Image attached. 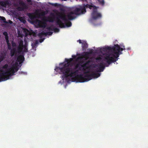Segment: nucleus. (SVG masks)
Returning <instances> with one entry per match:
<instances>
[{"label": "nucleus", "instance_id": "obj_1", "mask_svg": "<svg viewBox=\"0 0 148 148\" xmlns=\"http://www.w3.org/2000/svg\"><path fill=\"white\" fill-rule=\"evenodd\" d=\"M93 6L90 5L84 4L83 6L75 8L73 11L68 13L66 15L64 13L59 12L56 14V23L61 28H64L65 25L68 27H70L72 25L71 22L69 20H72L75 19V16L84 13L86 12L85 8H89L91 9Z\"/></svg>", "mask_w": 148, "mask_h": 148}, {"label": "nucleus", "instance_id": "obj_2", "mask_svg": "<svg viewBox=\"0 0 148 148\" xmlns=\"http://www.w3.org/2000/svg\"><path fill=\"white\" fill-rule=\"evenodd\" d=\"M78 69L74 70L73 68H68L66 69V71L68 72L67 74H65L63 75L62 76V78L64 79V78L67 79L69 77L71 78H76L78 82H83L88 81L92 78H97L99 77L100 75V73H95L92 72L90 74H87L89 73V71H87L84 72L85 75L83 76L82 74L78 75L79 71H81L82 67H79Z\"/></svg>", "mask_w": 148, "mask_h": 148}, {"label": "nucleus", "instance_id": "obj_3", "mask_svg": "<svg viewBox=\"0 0 148 148\" xmlns=\"http://www.w3.org/2000/svg\"><path fill=\"white\" fill-rule=\"evenodd\" d=\"M125 49L120 47L117 44L114 45V46L105 47L103 48V50L107 52L104 54L103 60L106 62L108 65L112 62H116L119 57V55L122 54L121 51Z\"/></svg>", "mask_w": 148, "mask_h": 148}, {"label": "nucleus", "instance_id": "obj_4", "mask_svg": "<svg viewBox=\"0 0 148 148\" xmlns=\"http://www.w3.org/2000/svg\"><path fill=\"white\" fill-rule=\"evenodd\" d=\"M18 69L16 67L13 66L8 68L7 70L4 71L2 68H0V82L5 81L9 79V76L14 75L16 71H17Z\"/></svg>", "mask_w": 148, "mask_h": 148}, {"label": "nucleus", "instance_id": "obj_5", "mask_svg": "<svg viewBox=\"0 0 148 148\" xmlns=\"http://www.w3.org/2000/svg\"><path fill=\"white\" fill-rule=\"evenodd\" d=\"M72 58L67 59L65 58V61L63 63L60 64V66L57 67L55 69V70L57 72L59 71L61 73L64 75L65 74H67L69 72L66 71V69L68 68H72L69 66L73 61Z\"/></svg>", "mask_w": 148, "mask_h": 148}, {"label": "nucleus", "instance_id": "obj_6", "mask_svg": "<svg viewBox=\"0 0 148 148\" xmlns=\"http://www.w3.org/2000/svg\"><path fill=\"white\" fill-rule=\"evenodd\" d=\"M50 16L47 18L46 17H44L42 20L43 22L42 21L39 20H38V25L40 27L45 28L46 27V22H53L56 19V15L53 13H51Z\"/></svg>", "mask_w": 148, "mask_h": 148}, {"label": "nucleus", "instance_id": "obj_7", "mask_svg": "<svg viewBox=\"0 0 148 148\" xmlns=\"http://www.w3.org/2000/svg\"><path fill=\"white\" fill-rule=\"evenodd\" d=\"M91 15L92 19L94 20L99 19L101 17V14L97 12V9L95 7L94 8Z\"/></svg>", "mask_w": 148, "mask_h": 148}, {"label": "nucleus", "instance_id": "obj_8", "mask_svg": "<svg viewBox=\"0 0 148 148\" xmlns=\"http://www.w3.org/2000/svg\"><path fill=\"white\" fill-rule=\"evenodd\" d=\"M19 4L21 7H18L17 8V9L19 11H23L24 10L27 9L28 8V5L27 4L23 1H20Z\"/></svg>", "mask_w": 148, "mask_h": 148}, {"label": "nucleus", "instance_id": "obj_9", "mask_svg": "<svg viewBox=\"0 0 148 148\" xmlns=\"http://www.w3.org/2000/svg\"><path fill=\"white\" fill-rule=\"evenodd\" d=\"M104 64L103 62L100 63L99 65H95L96 66L98 67V68L97 69V70L96 71V72H103L105 66H104Z\"/></svg>", "mask_w": 148, "mask_h": 148}, {"label": "nucleus", "instance_id": "obj_10", "mask_svg": "<svg viewBox=\"0 0 148 148\" xmlns=\"http://www.w3.org/2000/svg\"><path fill=\"white\" fill-rule=\"evenodd\" d=\"M90 62L91 61L90 60H88L81 65L82 67L83 68V70L85 71L86 69H89L90 66H89L88 65H89Z\"/></svg>", "mask_w": 148, "mask_h": 148}, {"label": "nucleus", "instance_id": "obj_11", "mask_svg": "<svg viewBox=\"0 0 148 148\" xmlns=\"http://www.w3.org/2000/svg\"><path fill=\"white\" fill-rule=\"evenodd\" d=\"M53 33V32H50V31L47 32H45L44 31H42L41 33L38 34V36L39 38H41L42 36H43L45 35L47 36V35L50 36Z\"/></svg>", "mask_w": 148, "mask_h": 148}, {"label": "nucleus", "instance_id": "obj_12", "mask_svg": "<svg viewBox=\"0 0 148 148\" xmlns=\"http://www.w3.org/2000/svg\"><path fill=\"white\" fill-rule=\"evenodd\" d=\"M28 16L29 19L31 20L36 19L37 17L36 14L34 13H29L28 14Z\"/></svg>", "mask_w": 148, "mask_h": 148}, {"label": "nucleus", "instance_id": "obj_13", "mask_svg": "<svg viewBox=\"0 0 148 148\" xmlns=\"http://www.w3.org/2000/svg\"><path fill=\"white\" fill-rule=\"evenodd\" d=\"M24 59V56L22 55H20L17 57L16 61L19 63L20 64H21L23 63Z\"/></svg>", "mask_w": 148, "mask_h": 148}, {"label": "nucleus", "instance_id": "obj_14", "mask_svg": "<svg viewBox=\"0 0 148 148\" xmlns=\"http://www.w3.org/2000/svg\"><path fill=\"white\" fill-rule=\"evenodd\" d=\"M16 52V50L15 48H13L10 49V56L11 57H13L14 54Z\"/></svg>", "mask_w": 148, "mask_h": 148}, {"label": "nucleus", "instance_id": "obj_15", "mask_svg": "<svg viewBox=\"0 0 148 148\" xmlns=\"http://www.w3.org/2000/svg\"><path fill=\"white\" fill-rule=\"evenodd\" d=\"M87 47L88 45L86 42H84L82 43V48L83 50H85Z\"/></svg>", "mask_w": 148, "mask_h": 148}, {"label": "nucleus", "instance_id": "obj_16", "mask_svg": "<svg viewBox=\"0 0 148 148\" xmlns=\"http://www.w3.org/2000/svg\"><path fill=\"white\" fill-rule=\"evenodd\" d=\"M54 27V25H51L50 26L47 27L46 29L49 31H53Z\"/></svg>", "mask_w": 148, "mask_h": 148}, {"label": "nucleus", "instance_id": "obj_17", "mask_svg": "<svg viewBox=\"0 0 148 148\" xmlns=\"http://www.w3.org/2000/svg\"><path fill=\"white\" fill-rule=\"evenodd\" d=\"M92 53V51H90V52H86L84 54L82 55L81 58H84L88 57L89 56V54Z\"/></svg>", "mask_w": 148, "mask_h": 148}, {"label": "nucleus", "instance_id": "obj_18", "mask_svg": "<svg viewBox=\"0 0 148 148\" xmlns=\"http://www.w3.org/2000/svg\"><path fill=\"white\" fill-rule=\"evenodd\" d=\"M0 21H2L3 23H8V22L6 21V19L4 17L0 16Z\"/></svg>", "mask_w": 148, "mask_h": 148}, {"label": "nucleus", "instance_id": "obj_19", "mask_svg": "<svg viewBox=\"0 0 148 148\" xmlns=\"http://www.w3.org/2000/svg\"><path fill=\"white\" fill-rule=\"evenodd\" d=\"M19 45V46L23 47V41L22 40H20L18 42Z\"/></svg>", "mask_w": 148, "mask_h": 148}, {"label": "nucleus", "instance_id": "obj_20", "mask_svg": "<svg viewBox=\"0 0 148 148\" xmlns=\"http://www.w3.org/2000/svg\"><path fill=\"white\" fill-rule=\"evenodd\" d=\"M8 64H6L4 66H3L1 68L3 69H6V71H7V69L8 68Z\"/></svg>", "mask_w": 148, "mask_h": 148}, {"label": "nucleus", "instance_id": "obj_21", "mask_svg": "<svg viewBox=\"0 0 148 148\" xmlns=\"http://www.w3.org/2000/svg\"><path fill=\"white\" fill-rule=\"evenodd\" d=\"M23 47L19 46H18V49H17V50H18V52H21L22 51L23 49Z\"/></svg>", "mask_w": 148, "mask_h": 148}, {"label": "nucleus", "instance_id": "obj_22", "mask_svg": "<svg viewBox=\"0 0 148 148\" xmlns=\"http://www.w3.org/2000/svg\"><path fill=\"white\" fill-rule=\"evenodd\" d=\"M79 64L78 63L76 64L75 67L73 68V69H74V70H75L79 67Z\"/></svg>", "mask_w": 148, "mask_h": 148}, {"label": "nucleus", "instance_id": "obj_23", "mask_svg": "<svg viewBox=\"0 0 148 148\" xmlns=\"http://www.w3.org/2000/svg\"><path fill=\"white\" fill-rule=\"evenodd\" d=\"M7 43L8 49L11 50V44L9 43V42H7Z\"/></svg>", "mask_w": 148, "mask_h": 148}, {"label": "nucleus", "instance_id": "obj_24", "mask_svg": "<svg viewBox=\"0 0 148 148\" xmlns=\"http://www.w3.org/2000/svg\"><path fill=\"white\" fill-rule=\"evenodd\" d=\"M19 19L21 22H22L24 23H25L26 22V20L24 19V18L22 17L20 18Z\"/></svg>", "mask_w": 148, "mask_h": 148}, {"label": "nucleus", "instance_id": "obj_25", "mask_svg": "<svg viewBox=\"0 0 148 148\" xmlns=\"http://www.w3.org/2000/svg\"><path fill=\"white\" fill-rule=\"evenodd\" d=\"M53 31H54L55 32H58L59 31V29L57 28H55L54 27Z\"/></svg>", "mask_w": 148, "mask_h": 148}, {"label": "nucleus", "instance_id": "obj_26", "mask_svg": "<svg viewBox=\"0 0 148 148\" xmlns=\"http://www.w3.org/2000/svg\"><path fill=\"white\" fill-rule=\"evenodd\" d=\"M102 59V58L100 56L97 57L96 58V60L99 62H100Z\"/></svg>", "mask_w": 148, "mask_h": 148}, {"label": "nucleus", "instance_id": "obj_27", "mask_svg": "<svg viewBox=\"0 0 148 148\" xmlns=\"http://www.w3.org/2000/svg\"><path fill=\"white\" fill-rule=\"evenodd\" d=\"M5 59V57L4 56H1L0 57V62L3 61Z\"/></svg>", "mask_w": 148, "mask_h": 148}, {"label": "nucleus", "instance_id": "obj_28", "mask_svg": "<svg viewBox=\"0 0 148 148\" xmlns=\"http://www.w3.org/2000/svg\"><path fill=\"white\" fill-rule=\"evenodd\" d=\"M12 45L13 47H15L16 46V44L13 41L12 42Z\"/></svg>", "mask_w": 148, "mask_h": 148}, {"label": "nucleus", "instance_id": "obj_29", "mask_svg": "<svg viewBox=\"0 0 148 148\" xmlns=\"http://www.w3.org/2000/svg\"><path fill=\"white\" fill-rule=\"evenodd\" d=\"M51 5H53L55 6H57L58 5V4L57 3H49Z\"/></svg>", "mask_w": 148, "mask_h": 148}, {"label": "nucleus", "instance_id": "obj_30", "mask_svg": "<svg viewBox=\"0 0 148 148\" xmlns=\"http://www.w3.org/2000/svg\"><path fill=\"white\" fill-rule=\"evenodd\" d=\"M5 39L6 41V42H9V38L8 36H5Z\"/></svg>", "mask_w": 148, "mask_h": 148}, {"label": "nucleus", "instance_id": "obj_31", "mask_svg": "<svg viewBox=\"0 0 148 148\" xmlns=\"http://www.w3.org/2000/svg\"><path fill=\"white\" fill-rule=\"evenodd\" d=\"M23 51L24 52H28L27 49L26 47H25L23 50Z\"/></svg>", "mask_w": 148, "mask_h": 148}, {"label": "nucleus", "instance_id": "obj_32", "mask_svg": "<svg viewBox=\"0 0 148 148\" xmlns=\"http://www.w3.org/2000/svg\"><path fill=\"white\" fill-rule=\"evenodd\" d=\"M3 34L5 36H8V34L7 32H5V31L3 32Z\"/></svg>", "mask_w": 148, "mask_h": 148}, {"label": "nucleus", "instance_id": "obj_33", "mask_svg": "<svg viewBox=\"0 0 148 148\" xmlns=\"http://www.w3.org/2000/svg\"><path fill=\"white\" fill-rule=\"evenodd\" d=\"M42 38H40V42L41 43L45 39L44 38H42Z\"/></svg>", "mask_w": 148, "mask_h": 148}, {"label": "nucleus", "instance_id": "obj_34", "mask_svg": "<svg viewBox=\"0 0 148 148\" xmlns=\"http://www.w3.org/2000/svg\"><path fill=\"white\" fill-rule=\"evenodd\" d=\"M8 23L7 24L9 23L10 24H12V22L11 20H9L8 21Z\"/></svg>", "mask_w": 148, "mask_h": 148}, {"label": "nucleus", "instance_id": "obj_35", "mask_svg": "<svg viewBox=\"0 0 148 148\" xmlns=\"http://www.w3.org/2000/svg\"><path fill=\"white\" fill-rule=\"evenodd\" d=\"M72 57L73 59H75L76 58V56L75 55H72Z\"/></svg>", "mask_w": 148, "mask_h": 148}, {"label": "nucleus", "instance_id": "obj_36", "mask_svg": "<svg viewBox=\"0 0 148 148\" xmlns=\"http://www.w3.org/2000/svg\"><path fill=\"white\" fill-rule=\"evenodd\" d=\"M78 41L79 43H80V44H81L82 43L81 40H79Z\"/></svg>", "mask_w": 148, "mask_h": 148}, {"label": "nucleus", "instance_id": "obj_37", "mask_svg": "<svg viewBox=\"0 0 148 148\" xmlns=\"http://www.w3.org/2000/svg\"><path fill=\"white\" fill-rule=\"evenodd\" d=\"M45 14V12H43L41 14V15L42 16H44Z\"/></svg>", "mask_w": 148, "mask_h": 148}, {"label": "nucleus", "instance_id": "obj_38", "mask_svg": "<svg viewBox=\"0 0 148 148\" xmlns=\"http://www.w3.org/2000/svg\"><path fill=\"white\" fill-rule=\"evenodd\" d=\"M27 1L28 2H30L31 1V0H27Z\"/></svg>", "mask_w": 148, "mask_h": 148}, {"label": "nucleus", "instance_id": "obj_39", "mask_svg": "<svg viewBox=\"0 0 148 148\" xmlns=\"http://www.w3.org/2000/svg\"><path fill=\"white\" fill-rule=\"evenodd\" d=\"M76 60V61H79V60Z\"/></svg>", "mask_w": 148, "mask_h": 148}, {"label": "nucleus", "instance_id": "obj_40", "mask_svg": "<svg viewBox=\"0 0 148 148\" xmlns=\"http://www.w3.org/2000/svg\"><path fill=\"white\" fill-rule=\"evenodd\" d=\"M121 47H125V46H121Z\"/></svg>", "mask_w": 148, "mask_h": 148}, {"label": "nucleus", "instance_id": "obj_41", "mask_svg": "<svg viewBox=\"0 0 148 148\" xmlns=\"http://www.w3.org/2000/svg\"><path fill=\"white\" fill-rule=\"evenodd\" d=\"M62 0L64 1H66L67 0Z\"/></svg>", "mask_w": 148, "mask_h": 148}, {"label": "nucleus", "instance_id": "obj_42", "mask_svg": "<svg viewBox=\"0 0 148 148\" xmlns=\"http://www.w3.org/2000/svg\"><path fill=\"white\" fill-rule=\"evenodd\" d=\"M96 67V66H94V67Z\"/></svg>", "mask_w": 148, "mask_h": 148}, {"label": "nucleus", "instance_id": "obj_43", "mask_svg": "<svg viewBox=\"0 0 148 148\" xmlns=\"http://www.w3.org/2000/svg\"><path fill=\"white\" fill-rule=\"evenodd\" d=\"M83 1H84V0H82Z\"/></svg>", "mask_w": 148, "mask_h": 148}]
</instances>
